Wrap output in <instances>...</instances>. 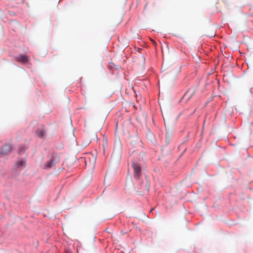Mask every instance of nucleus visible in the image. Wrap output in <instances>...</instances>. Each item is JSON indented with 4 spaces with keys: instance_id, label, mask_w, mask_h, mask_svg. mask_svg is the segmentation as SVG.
<instances>
[{
    "instance_id": "1",
    "label": "nucleus",
    "mask_w": 253,
    "mask_h": 253,
    "mask_svg": "<svg viewBox=\"0 0 253 253\" xmlns=\"http://www.w3.org/2000/svg\"><path fill=\"white\" fill-rule=\"evenodd\" d=\"M132 166L134 171V177L136 179H139L141 175V167L140 164L136 162H132Z\"/></svg>"
},
{
    "instance_id": "2",
    "label": "nucleus",
    "mask_w": 253,
    "mask_h": 253,
    "mask_svg": "<svg viewBox=\"0 0 253 253\" xmlns=\"http://www.w3.org/2000/svg\"><path fill=\"white\" fill-rule=\"evenodd\" d=\"M12 149V145L11 144H5L2 147L0 151V157L1 156L5 155L9 153Z\"/></svg>"
},
{
    "instance_id": "3",
    "label": "nucleus",
    "mask_w": 253,
    "mask_h": 253,
    "mask_svg": "<svg viewBox=\"0 0 253 253\" xmlns=\"http://www.w3.org/2000/svg\"><path fill=\"white\" fill-rule=\"evenodd\" d=\"M46 133V130L43 127L39 128L36 132L37 136L40 138H43Z\"/></svg>"
},
{
    "instance_id": "4",
    "label": "nucleus",
    "mask_w": 253,
    "mask_h": 253,
    "mask_svg": "<svg viewBox=\"0 0 253 253\" xmlns=\"http://www.w3.org/2000/svg\"><path fill=\"white\" fill-rule=\"evenodd\" d=\"M195 92V89H189L185 93L183 96V98L187 100H189Z\"/></svg>"
},
{
    "instance_id": "5",
    "label": "nucleus",
    "mask_w": 253,
    "mask_h": 253,
    "mask_svg": "<svg viewBox=\"0 0 253 253\" xmlns=\"http://www.w3.org/2000/svg\"><path fill=\"white\" fill-rule=\"evenodd\" d=\"M17 60L22 63L28 62L29 57L26 55L20 54L17 57Z\"/></svg>"
},
{
    "instance_id": "6",
    "label": "nucleus",
    "mask_w": 253,
    "mask_h": 253,
    "mask_svg": "<svg viewBox=\"0 0 253 253\" xmlns=\"http://www.w3.org/2000/svg\"><path fill=\"white\" fill-rule=\"evenodd\" d=\"M17 168H24L26 166V162L25 160H21L18 161L16 163Z\"/></svg>"
},
{
    "instance_id": "7",
    "label": "nucleus",
    "mask_w": 253,
    "mask_h": 253,
    "mask_svg": "<svg viewBox=\"0 0 253 253\" xmlns=\"http://www.w3.org/2000/svg\"><path fill=\"white\" fill-rule=\"evenodd\" d=\"M54 165L53 161L52 160H50L47 162L45 164V168L49 169L51 168Z\"/></svg>"
},
{
    "instance_id": "8",
    "label": "nucleus",
    "mask_w": 253,
    "mask_h": 253,
    "mask_svg": "<svg viewBox=\"0 0 253 253\" xmlns=\"http://www.w3.org/2000/svg\"><path fill=\"white\" fill-rule=\"evenodd\" d=\"M26 149H27V147L26 146H25L24 145H21L19 147L18 153L21 154L22 153H24Z\"/></svg>"
},
{
    "instance_id": "9",
    "label": "nucleus",
    "mask_w": 253,
    "mask_h": 253,
    "mask_svg": "<svg viewBox=\"0 0 253 253\" xmlns=\"http://www.w3.org/2000/svg\"><path fill=\"white\" fill-rule=\"evenodd\" d=\"M149 189V183L148 181H147L146 183V185H145V189L147 191H148Z\"/></svg>"
},
{
    "instance_id": "10",
    "label": "nucleus",
    "mask_w": 253,
    "mask_h": 253,
    "mask_svg": "<svg viewBox=\"0 0 253 253\" xmlns=\"http://www.w3.org/2000/svg\"><path fill=\"white\" fill-rule=\"evenodd\" d=\"M151 41H152V43H153L154 45H156V42L153 40L151 39Z\"/></svg>"
}]
</instances>
